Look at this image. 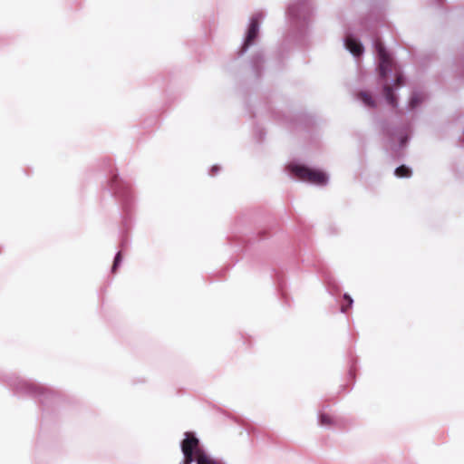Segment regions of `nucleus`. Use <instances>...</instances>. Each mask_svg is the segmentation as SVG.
Masks as SVG:
<instances>
[{"mask_svg": "<svg viewBox=\"0 0 464 464\" xmlns=\"http://www.w3.org/2000/svg\"><path fill=\"white\" fill-rule=\"evenodd\" d=\"M375 49L379 59V75L382 80V94L388 105L396 108L398 107L396 89L403 84L402 75L382 43L376 42Z\"/></svg>", "mask_w": 464, "mask_h": 464, "instance_id": "f257e3e1", "label": "nucleus"}, {"mask_svg": "<svg viewBox=\"0 0 464 464\" xmlns=\"http://www.w3.org/2000/svg\"><path fill=\"white\" fill-rule=\"evenodd\" d=\"M287 170L294 178L317 186L326 185L329 180L325 172L297 162L290 163L287 166Z\"/></svg>", "mask_w": 464, "mask_h": 464, "instance_id": "f03ea898", "label": "nucleus"}, {"mask_svg": "<svg viewBox=\"0 0 464 464\" xmlns=\"http://www.w3.org/2000/svg\"><path fill=\"white\" fill-rule=\"evenodd\" d=\"M181 450L184 455L183 464H192L206 452L200 448L198 438L193 433L186 432L185 439L181 441Z\"/></svg>", "mask_w": 464, "mask_h": 464, "instance_id": "7ed1b4c3", "label": "nucleus"}, {"mask_svg": "<svg viewBox=\"0 0 464 464\" xmlns=\"http://www.w3.org/2000/svg\"><path fill=\"white\" fill-rule=\"evenodd\" d=\"M259 17H260V15L256 14V16H253L250 20L246 36L244 45H243V51H246L248 48V46L252 44L253 41L257 36L258 30H259V25H258Z\"/></svg>", "mask_w": 464, "mask_h": 464, "instance_id": "20e7f679", "label": "nucleus"}, {"mask_svg": "<svg viewBox=\"0 0 464 464\" xmlns=\"http://www.w3.org/2000/svg\"><path fill=\"white\" fill-rule=\"evenodd\" d=\"M426 95L421 91H413L409 97L407 109L409 111H414L418 109L425 101Z\"/></svg>", "mask_w": 464, "mask_h": 464, "instance_id": "39448f33", "label": "nucleus"}, {"mask_svg": "<svg viewBox=\"0 0 464 464\" xmlns=\"http://www.w3.org/2000/svg\"><path fill=\"white\" fill-rule=\"evenodd\" d=\"M356 99L366 108L373 109L377 107V100L369 92H359L356 95Z\"/></svg>", "mask_w": 464, "mask_h": 464, "instance_id": "423d86ee", "label": "nucleus"}, {"mask_svg": "<svg viewBox=\"0 0 464 464\" xmlns=\"http://www.w3.org/2000/svg\"><path fill=\"white\" fill-rule=\"evenodd\" d=\"M344 44L346 49L354 56H359L363 52V47L361 43L353 36H347Z\"/></svg>", "mask_w": 464, "mask_h": 464, "instance_id": "0eeeda50", "label": "nucleus"}, {"mask_svg": "<svg viewBox=\"0 0 464 464\" xmlns=\"http://www.w3.org/2000/svg\"><path fill=\"white\" fill-rule=\"evenodd\" d=\"M29 389L34 395L41 400H46L52 394L49 389L40 384H30Z\"/></svg>", "mask_w": 464, "mask_h": 464, "instance_id": "6e6552de", "label": "nucleus"}, {"mask_svg": "<svg viewBox=\"0 0 464 464\" xmlns=\"http://www.w3.org/2000/svg\"><path fill=\"white\" fill-rule=\"evenodd\" d=\"M395 175L399 178H409L411 175V170L406 166H401L395 169Z\"/></svg>", "mask_w": 464, "mask_h": 464, "instance_id": "1a4fd4ad", "label": "nucleus"}, {"mask_svg": "<svg viewBox=\"0 0 464 464\" xmlns=\"http://www.w3.org/2000/svg\"><path fill=\"white\" fill-rule=\"evenodd\" d=\"M196 461L197 464H218L211 456L207 453L200 455L199 459H198Z\"/></svg>", "mask_w": 464, "mask_h": 464, "instance_id": "9d476101", "label": "nucleus"}, {"mask_svg": "<svg viewBox=\"0 0 464 464\" xmlns=\"http://www.w3.org/2000/svg\"><path fill=\"white\" fill-rule=\"evenodd\" d=\"M319 424L324 427H329L333 424V420L326 414H321L319 417Z\"/></svg>", "mask_w": 464, "mask_h": 464, "instance_id": "9b49d317", "label": "nucleus"}, {"mask_svg": "<svg viewBox=\"0 0 464 464\" xmlns=\"http://www.w3.org/2000/svg\"><path fill=\"white\" fill-rule=\"evenodd\" d=\"M121 253L118 252L114 258V262H113V266H112V272H115L117 266L121 264Z\"/></svg>", "mask_w": 464, "mask_h": 464, "instance_id": "f8f14e48", "label": "nucleus"}, {"mask_svg": "<svg viewBox=\"0 0 464 464\" xmlns=\"http://www.w3.org/2000/svg\"><path fill=\"white\" fill-rule=\"evenodd\" d=\"M344 299L347 300V302H348L347 307L352 306V304L353 303V298L349 295L345 294Z\"/></svg>", "mask_w": 464, "mask_h": 464, "instance_id": "ddd939ff", "label": "nucleus"}, {"mask_svg": "<svg viewBox=\"0 0 464 464\" xmlns=\"http://www.w3.org/2000/svg\"><path fill=\"white\" fill-rule=\"evenodd\" d=\"M406 140H407V138H403V139H401V146H403V145H404V143L406 142Z\"/></svg>", "mask_w": 464, "mask_h": 464, "instance_id": "4468645a", "label": "nucleus"}, {"mask_svg": "<svg viewBox=\"0 0 464 464\" xmlns=\"http://www.w3.org/2000/svg\"><path fill=\"white\" fill-rule=\"evenodd\" d=\"M346 309H347V307L343 306V307H342V312L345 313V312H346Z\"/></svg>", "mask_w": 464, "mask_h": 464, "instance_id": "2eb2a0df", "label": "nucleus"}, {"mask_svg": "<svg viewBox=\"0 0 464 464\" xmlns=\"http://www.w3.org/2000/svg\"><path fill=\"white\" fill-rule=\"evenodd\" d=\"M217 169H218V167H216V166L212 168V171H216Z\"/></svg>", "mask_w": 464, "mask_h": 464, "instance_id": "dca6fc26", "label": "nucleus"}]
</instances>
